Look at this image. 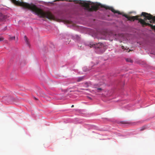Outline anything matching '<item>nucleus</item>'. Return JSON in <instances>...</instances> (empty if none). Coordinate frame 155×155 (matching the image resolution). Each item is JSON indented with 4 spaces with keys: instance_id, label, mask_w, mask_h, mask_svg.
<instances>
[{
    "instance_id": "nucleus-15",
    "label": "nucleus",
    "mask_w": 155,
    "mask_h": 155,
    "mask_svg": "<svg viewBox=\"0 0 155 155\" xmlns=\"http://www.w3.org/2000/svg\"><path fill=\"white\" fill-rule=\"evenodd\" d=\"M121 123L122 124H127V123L126 122L122 121L121 122Z\"/></svg>"
},
{
    "instance_id": "nucleus-19",
    "label": "nucleus",
    "mask_w": 155,
    "mask_h": 155,
    "mask_svg": "<svg viewBox=\"0 0 155 155\" xmlns=\"http://www.w3.org/2000/svg\"><path fill=\"white\" fill-rule=\"evenodd\" d=\"M121 48L122 49H124V47L123 46H121Z\"/></svg>"
},
{
    "instance_id": "nucleus-1",
    "label": "nucleus",
    "mask_w": 155,
    "mask_h": 155,
    "mask_svg": "<svg viewBox=\"0 0 155 155\" xmlns=\"http://www.w3.org/2000/svg\"><path fill=\"white\" fill-rule=\"evenodd\" d=\"M11 0L15 5L22 6L25 8L28 9L34 12L40 17V8L37 7L35 5L32 3L29 4L22 1L20 2L16 0Z\"/></svg>"
},
{
    "instance_id": "nucleus-20",
    "label": "nucleus",
    "mask_w": 155,
    "mask_h": 155,
    "mask_svg": "<svg viewBox=\"0 0 155 155\" xmlns=\"http://www.w3.org/2000/svg\"><path fill=\"white\" fill-rule=\"evenodd\" d=\"M63 1V0H55L54 1Z\"/></svg>"
},
{
    "instance_id": "nucleus-22",
    "label": "nucleus",
    "mask_w": 155,
    "mask_h": 155,
    "mask_svg": "<svg viewBox=\"0 0 155 155\" xmlns=\"http://www.w3.org/2000/svg\"><path fill=\"white\" fill-rule=\"evenodd\" d=\"M34 98L35 100H37V99L36 97H34Z\"/></svg>"
},
{
    "instance_id": "nucleus-3",
    "label": "nucleus",
    "mask_w": 155,
    "mask_h": 155,
    "mask_svg": "<svg viewBox=\"0 0 155 155\" xmlns=\"http://www.w3.org/2000/svg\"><path fill=\"white\" fill-rule=\"evenodd\" d=\"M80 3L83 7H84L85 9L89 12L96 11L99 8V6L97 5H92L91 7L89 3L84 2H81Z\"/></svg>"
},
{
    "instance_id": "nucleus-18",
    "label": "nucleus",
    "mask_w": 155,
    "mask_h": 155,
    "mask_svg": "<svg viewBox=\"0 0 155 155\" xmlns=\"http://www.w3.org/2000/svg\"><path fill=\"white\" fill-rule=\"evenodd\" d=\"M69 1L70 2H74V1L73 0H69Z\"/></svg>"
},
{
    "instance_id": "nucleus-5",
    "label": "nucleus",
    "mask_w": 155,
    "mask_h": 155,
    "mask_svg": "<svg viewBox=\"0 0 155 155\" xmlns=\"http://www.w3.org/2000/svg\"><path fill=\"white\" fill-rule=\"evenodd\" d=\"M89 45L90 47V48L93 47L96 48H102L104 46V44L103 43H101L100 42L96 43L95 44L92 43L90 44Z\"/></svg>"
},
{
    "instance_id": "nucleus-6",
    "label": "nucleus",
    "mask_w": 155,
    "mask_h": 155,
    "mask_svg": "<svg viewBox=\"0 0 155 155\" xmlns=\"http://www.w3.org/2000/svg\"><path fill=\"white\" fill-rule=\"evenodd\" d=\"M101 7H104L107 9H108L110 10L113 12L114 13H118V14L119 15H122V13H121L119 11L115 10L114 8H113L112 7H110L108 6H106L105 5H101Z\"/></svg>"
},
{
    "instance_id": "nucleus-10",
    "label": "nucleus",
    "mask_w": 155,
    "mask_h": 155,
    "mask_svg": "<svg viewBox=\"0 0 155 155\" xmlns=\"http://www.w3.org/2000/svg\"><path fill=\"white\" fill-rule=\"evenodd\" d=\"M126 61L127 62H130V63H132L133 62V61L131 60L130 59V58H127L126 59Z\"/></svg>"
},
{
    "instance_id": "nucleus-17",
    "label": "nucleus",
    "mask_w": 155,
    "mask_h": 155,
    "mask_svg": "<svg viewBox=\"0 0 155 155\" xmlns=\"http://www.w3.org/2000/svg\"><path fill=\"white\" fill-rule=\"evenodd\" d=\"M7 26H5V28H4V29H3V30L4 31H5V30H6L7 29Z\"/></svg>"
},
{
    "instance_id": "nucleus-24",
    "label": "nucleus",
    "mask_w": 155,
    "mask_h": 155,
    "mask_svg": "<svg viewBox=\"0 0 155 155\" xmlns=\"http://www.w3.org/2000/svg\"><path fill=\"white\" fill-rule=\"evenodd\" d=\"M81 89L83 90H84V89H82V88H81Z\"/></svg>"
},
{
    "instance_id": "nucleus-14",
    "label": "nucleus",
    "mask_w": 155,
    "mask_h": 155,
    "mask_svg": "<svg viewBox=\"0 0 155 155\" xmlns=\"http://www.w3.org/2000/svg\"><path fill=\"white\" fill-rule=\"evenodd\" d=\"M15 36L11 37H10V39L11 40H13V39H15Z\"/></svg>"
},
{
    "instance_id": "nucleus-9",
    "label": "nucleus",
    "mask_w": 155,
    "mask_h": 155,
    "mask_svg": "<svg viewBox=\"0 0 155 155\" xmlns=\"http://www.w3.org/2000/svg\"><path fill=\"white\" fill-rule=\"evenodd\" d=\"M83 77H79L77 79V81L78 82H80L82 81L83 79Z\"/></svg>"
},
{
    "instance_id": "nucleus-16",
    "label": "nucleus",
    "mask_w": 155,
    "mask_h": 155,
    "mask_svg": "<svg viewBox=\"0 0 155 155\" xmlns=\"http://www.w3.org/2000/svg\"><path fill=\"white\" fill-rule=\"evenodd\" d=\"M4 40V38L3 37L0 38V41H3Z\"/></svg>"
},
{
    "instance_id": "nucleus-8",
    "label": "nucleus",
    "mask_w": 155,
    "mask_h": 155,
    "mask_svg": "<svg viewBox=\"0 0 155 155\" xmlns=\"http://www.w3.org/2000/svg\"><path fill=\"white\" fill-rule=\"evenodd\" d=\"M24 40L26 43V44L28 45H29V42L28 40V38H27V36L25 35L24 37Z\"/></svg>"
},
{
    "instance_id": "nucleus-7",
    "label": "nucleus",
    "mask_w": 155,
    "mask_h": 155,
    "mask_svg": "<svg viewBox=\"0 0 155 155\" xmlns=\"http://www.w3.org/2000/svg\"><path fill=\"white\" fill-rule=\"evenodd\" d=\"M7 18V15H4L0 12V21H4Z\"/></svg>"
},
{
    "instance_id": "nucleus-21",
    "label": "nucleus",
    "mask_w": 155,
    "mask_h": 155,
    "mask_svg": "<svg viewBox=\"0 0 155 155\" xmlns=\"http://www.w3.org/2000/svg\"><path fill=\"white\" fill-rule=\"evenodd\" d=\"M43 97H45L46 95L45 94H44L42 96Z\"/></svg>"
},
{
    "instance_id": "nucleus-4",
    "label": "nucleus",
    "mask_w": 155,
    "mask_h": 155,
    "mask_svg": "<svg viewBox=\"0 0 155 155\" xmlns=\"http://www.w3.org/2000/svg\"><path fill=\"white\" fill-rule=\"evenodd\" d=\"M143 16L145 18L143 19L145 20V21H146V19H148L149 20L152 19L149 22L150 23H154L155 22V16H153L151 15L150 14H148V13L145 12H142L141 13V14L140 16Z\"/></svg>"
},
{
    "instance_id": "nucleus-11",
    "label": "nucleus",
    "mask_w": 155,
    "mask_h": 155,
    "mask_svg": "<svg viewBox=\"0 0 155 155\" xmlns=\"http://www.w3.org/2000/svg\"><path fill=\"white\" fill-rule=\"evenodd\" d=\"M102 90V89L101 88H99L97 89L96 91L98 92H100Z\"/></svg>"
},
{
    "instance_id": "nucleus-2",
    "label": "nucleus",
    "mask_w": 155,
    "mask_h": 155,
    "mask_svg": "<svg viewBox=\"0 0 155 155\" xmlns=\"http://www.w3.org/2000/svg\"><path fill=\"white\" fill-rule=\"evenodd\" d=\"M123 16L127 18L128 20L130 21H134L135 19L138 20V22L140 23L143 27L148 26H150L151 29L155 30V25H153L149 23H146L145 20L142 18H139V16L138 15L130 17L126 14H124L123 15Z\"/></svg>"
},
{
    "instance_id": "nucleus-23",
    "label": "nucleus",
    "mask_w": 155,
    "mask_h": 155,
    "mask_svg": "<svg viewBox=\"0 0 155 155\" xmlns=\"http://www.w3.org/2000/svg\"><path fill=\"white\" fill-rule=\"evenodd\" d=\"M74 107V105H72V106H71V107Z\"/></svg>"
},
{
    "instance_id": "nucleus-13",
    "label": "nucleus",
    "mask_w": 155,
    "mask_h": 155,
    "mask_svg": "<svg viewBox=\"0 0 155 155\" xmlns=\"http://www.w3.org/2000/svg\"><path fill=\"white\" fill-rule=\"evenodd\" d=\"M146 129V127L145 126L142 127L140 129V130L141 131L143 130Z\"/></svg>"
},
{
    "instance_id": "nucleus-12",
    "label": "nucleus",
    "mask_w": 155,
    "mask_h": 155,
    "mask_svg": "<svg viewBox=\"0 0 155 155\" xmlns=\"http://www.w3.org/2000/svg\"><path fill=\"white\" fill-rule=\"evenodd\" d=\"M89 86V84L87 82H86L84 84V86L85 87H88Z\"/></svg>"
}]
</instances>
